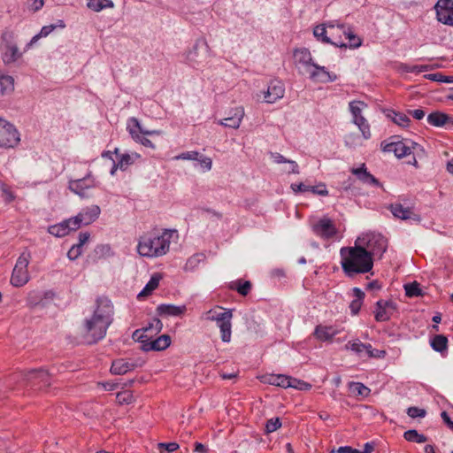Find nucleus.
<instances>
[{"instance_id":"obj_1","label":"nucleus","mask_w":453,"mask_h":453,"mask_svg":"<svg viewBox=\"0 0 453 453\" xmlns=\"http://www.w3.org/2000/svg\"><path fill=\"white\" fill-rule=\"evenodd\" d=\"M113 306L106 297L96 299V308L93 314L83 323L82 335L84 342L94 344L103 340L108 327L112 323Z\"/></svg>"},{"instance_id":"obj_2","label":"nucleus","mask_w":453,"mask_h":453,"mask_svg":"<svg viewBox=\"0 0 453 453\" xmlns=\"http://www.w3.org/2000/svg\"><path fill=\"white\" fill-rule=\"evenodd\" d=\"M173 238L178 239V232L173 229L144 234L138 240L137 252L146 257H162L169 251Z\"/></svg>"},{"instance_id":"obj_3","label":"nucleus","mask_w":453,"mask_h":453,"mask_svg":"<svg viewBox=\"0 0 453 453\" xmlns=\"http://www.w3.org/2000/svg\"><path fill=\"white\" fill-rule=\"evenodd\" d=\"M340 257L342 268L348 277L369 273L373 267V259L370 253L365 251L357 241L353 247H342Z\"/></svg>"},{"instance_id":"obj_4","label":"nucleus","mask_w":453,"mask_h":453,"mask_svg":"<svg viewBox=\"0 0 453 453\" xmlns=\"http://www.w3.org/2000/svg\"><path fill=\"white\" fill-rule=\"evenodd\" d=\"M11 380L35 389H41L50 385V374L43 369L19 372L14 373Z\"/></svg>"},{"instance_id":"obj_5","label":"nucleus","mask_w":453,"mask_h":453,"mask_svg":"<svg viewBox=\"0 0 453 453\" xmlns=\"http://www.w3.org/2000/svg\"><path fill=\"white\" fill-rule=\"evenodd\" d=\"M356 241L372 258L375 256H381L388 248L387 238L376 232L363 234Z\"/></svg>"},{"instance_id":"obj_6","label":"nucleus","mask_w":453,"mask_h":453,"mask_svg":"<svg viewBox=\"0 0 453 453\" xmlns=\"http://www.w3.org/2000/svg\"><path fill=\"white\" fill-rule=\"evenodd\" d=\"M424 148L418 142L402 138L398 140V159H405L403 163L418 168V157L424 155Z\"/></svg>"},{"instance_id":"obj_7","label":"nucleus","mask_w":453,"mask_h":453,"mask_svg":"<svg viewBox=\"0 0 453 453\" xmlns=\"http://www.w3.org/2000/svg\"><path fill=\"white\" fill-rule=\"evenodd\" d=\"M0 50L2 59L5 65L16 62L22 56L15 42V34L11 30H4L3 32Z\"/></svg>"},{"instance_id":"obj_8","label":"nucleus","mask_w":453,"mask_h":453,"mask_svg":"<svg viewBox=\"0 0 453 453\" xmlns=\"http://www.w3.org/2000/svg\"><path fill=\"white\" fill-rule=\"evenodd\" d=\"M233 313L231 310H225L222 312H218L213 310L208 311L207 319L215 321L220 330V337L222 342H229L232 335V323L231 319Z\"/></svg>"},{"instance_id":"obj_9","label":"nucleus","mask_w":453,"mask_h":453,"mask_svg":"<svg viewBox=\"0 0 453 453\" xmlns=\"http://www.w3.org/2000/svg\"><path fill=\"white\" fill-rule=\"evenodd\" d=\"M20 141L19 133L9 121L0 118V148H14Z\"/></svg>"},{"instance_id":"obj_10","label":"nucleus","mask_w":453,"mask_h":453,"mask_svg":"<svg viewBox=\"0 0 453 453\" xmlns=\"http://www.w3.org/2000/svg\"><path fill=\"white\" fill-rule=\"evenodd\" d=\"M208 45L204 41H196L193 48L186 55V62L193 68L204 65L207 58Z\"/></svg>"},{"instance_id":"obj_11","label":"nucleus","mask_w":453,"mask_h":453,"mask_svg":"<svg viewBox=\"0 0 453 453\" xmlns=\"http://www.w3.org/2000/svg\"><path fill=\"white\" fill-rule=\"evenodd\" d=\"M294 63L302 75L308 74L316 64L312 61L311 51L307 48L296 49L293 53Z\"/></svg>"},{"instance_id":"obj_12","label":"nucleus","mask_w":453,"mask_h":453,"mask_svg":"<svg viewBox=\"0 0 453 453\" xmlns=\"http://www.w3.org/2000/svg\"><path fill=\"white\" fill-rule=\"evenodd\" d=\"M345 349L355 352L359 357H381L385 355L384 350L373 349L371 344L363 343L358 339L349 342Z\"/></svg>"},{"instance_id":"obj_13","label":"nucleus","mask_w":453,"mask_h":453,"mask_svg":"<svg viewBox=\"0 0 453 453\" xmlns=\"http://www.w3.org/2000/svg\"><path fill=\"white\" fill-rule=\"evenodd\" d=\"M97 186L96 179L89 172L85 177L69 181V189L81 196V198L88 197V191Z\"/></svg>"},{"instance_id":"obj_14","label":"nucleus","mask_w":453,"mask_h":453,"mask_svg":"<svg viewBox=\"0 0 453 453\" xmlns=\"http://www.w3.org/2000/svg\"><path fill=\"white\" fill-rule=\"evenodd\" d=\"M313 233L322 239L329 240L337 234V229L333 221L326 217L319 219L312 225Z\"/></svg>"},{"instance_id":"obj_15","label":"nucleus","mask_w":453,"mask_h":453,"mask_svg":"<svg viewBox=\"0 0 453 453\" xmlns=\"http://www.w3.org/2000/svg\"><path fill=\"white\" fill-rule=\"evenodd\" d=\"M285 94L284 84L278 80L271 81L267 90L263 92L264 102L267 104H273L279 99L282 98Z\"/></svg>"},{"instance_id":"obj_16","label":"nucleus","mask_w":453,"mask_h":453,"mask_svg":"<svg viewBox=\"0 0 453 453\" xmlns=\"http://www.w3.org/2000/svg\"><path fill=\"white\" fill-rule=\"evenodd\" d=\"M448 0H438L434 8L439 22L453 27V10L448 6Z\"/></svg>"},{"instance_id":"obj_17","label":"nucleus","mask_w":453,"mask_h":453,"mask_svg":"<svg viewBox=\"0 0 453 453\" xmlns=\"http://www.w3.org/2000/svg\"><path fill=\"white\" fill-rule=\"evenodd\" d=\"M308 74L311 80L317 82H331L337 79L336 74L327 72L325 66L317 64L313 65Z\"/></svg>"},{"instance_id":"obj_18","label":"nucleus","mask_w":453,"mask_h":453,"mask_svg":"<svg viewBox=\"0 0 453 453\" xmlns=\"http://www.w3.org/2000/svg\"><path fill=\"white\" fill-rule=\"evenodd\" d=\"M395 307L392 301L380 300L376 303L375 319L379 322L389 319Z\"/></svg>"},{"instance_id":"obj_19","label":"nucleus","mask_w":453,"mask_h":453,"mask_svg":"<svg viewBox=\"0 0 453 453\" xmlns=\"http://www.w3.org/2000/svg\"><path fill=\"white\" fill-rule=\"evenodd\" d=\"M244 117V109L242 107H236L230 111V116L221 119L219 124L226 127L238 128Z\"/></svg>"},{"instance_id":"obj_20","label":"nucleus","mask_w":453,"mask_h":453,"mask_svg":"<svg viewBox=\"0 0 453 453\" xmlns=\"http://www.w3.org/2000/svg\"><path fill=\"white\" fill-rule=\"evenodd\" d=\"M100 213V207L98 205L93 204L91 206L83 208L78 213V216L81 219V220L82 219L83 226H88L96 221L98 219Z\"/></svg>"},{"instance_id":"obj_21","label":"nucleus","mask_w":453,"mask_h":453,"mask_svg":"<svg viewBox=\"0 0 453 453\" xmlns=\"http://www.w3.org/2000/svg\"><path fill=\"white\" fill-rule=\"evenodd\" d=\"M291 189L296 194L308 191L319 196H326L328 194L326 185L323 183H320L317 186H309L302 182L293 183L291 184Z\"/></svg>"},{"instance_id":"obj_22","label":"nucleus","mask_w":453,"mask_h":453,"mask_svg":"<svg viewBox=\"0 0 453 453\" xmlns=\"http://www.w3.org/2000/svg\"><path fill=\"white\" fill-rule=\"evenodd\" d=\"M314 36L324 43H329L335 47L339 48H347L348 44L342 41H332L330 37L327 36V31L325 25H318L313 29Z\"/></svg>"},{"instance_id":"obj_23","label":"nucleus","mask_w":453,"mask_h":453,"mask_svg":"<svg viewBox=\"0 0 453 453\" xmlns=\"http://www.w3.org/2000/svg\"><path fill=\"white\" fill-rule=\"evenodd\" d=\"M450 118V115L436 111L430 113L427 116L426 120L431 126L436 127H445L446 129H449Z\"/></svg>"},{"instance_id":"obj_24","label":"nucleus","mask_w":453,"mask_h":453,"mask_svg":"<svg viewBox=\"0 0 453 453\" xmlns=\"http://www.w3.org/2000/svg\"><path fill=\"white\" fill-rule=\"evenodd\" d=\"M351 173L354 175H356L361 182H363L365 184L374 185V186L380 185L379 180L367 171V168L365 164H362L357 168H352Z\"/></svg>"},{"instance_id":"obj_25","label":"nucleus","mask_w":453,"mask_h":453,"mask_svg":"<svg viewBox=\"0 0 453 453\" xmlns=\"http://www.w3.org/2000/svg\"><path fill=\"white\" fill-rule=\"evenodd\" d=\"M187 311L186 305H174L162 303L157 307V312L160 316H173L179 317L185 313Z\"/></svg>"},{"instance_id":"obj_26","label":"nucleus","mask_w":453,"mask_h":453,"mask_svg":"<svg viewBox=\"0 0 453 453\" xmlns=\"http://www.w3.org/2000/svg\"><path fill=\"white\" fill-rule=\"evenodd\" d=\"M290 376L284 374H267L262 377L261 381L273 386L288 388L289 387Z\"/></svg>"},{"instance_id":"obj_27","label":"nucleus","mask_w":453,"mask_h":453,"mask_svg":"<svg viewBox=\"0 0 453 453\" xmlns=\"http://www.w3.org/2000/svg\"><path fill=\"white\" fill-rule=\"evenodd\" d=\"M398 219L418 223L421 219L413 207H403L398 203Z\"/></svg>"},{"instance_id":"obj_28","label":"nucleus","mask_w":453,"mask_h":453,"mask_svg":"<svg viewBox=\"0 0 453 453\" xmlns=\"http://www.w3.org/2000/svg\"><path fill=\"white\" fill-rule=\"evenodd\" d=\"M28 280L29 273L27 270L13 268L11 277V283L12 286L19 288L27 283Z\"/></svg>"},{"instance_id":"obj_29","label":"nucleus","mask_w":453,"mask_h":453,"mask_svg":"<svg viewBox=\"0 0 453 453\" xmlns=\"http://www.w3.org/2000/svg\"><path fill=\"white\" fill-rule=\"evenodd\" d=\"M151 338H152V334H144V332H142V330H135L133 333V339L140 342L142 343V349L146 352L154 350V348H151L152 347V341H150Z\"/></svg>"},{"instance_id":"obj_30","label":"nucleus","mask_w":453,"mask_h":453,"mask_svg":"<svg viewBox=\"0 0 453 453\" xmlns=\"http://www.w3.org/2000/svg\"><path fill=\"white\" fill-rule=\"evenodd\" d=\"M162 275L160 273H154L149 282L145 285L144 288L138 294L137 297L142 298L150 296L159 284Z\"/></svg>"},{"instance_id":"obj_31","label":"nucleus","mask_w":453,"mask_h":453,"mask_svg":"<svg viewBox=\"0 0 453 453\" xmlns=\"http://www.w3.org/2000/svg\"><path fill=\"white\" fill-rule=\"evenodd\" d=\"M352 291L355 299L350 303L349 309L352 314L357 315L361 309L365 293L359 288H354Z\"/></svg>"},{"instance_id":"obj_32","label":"nucleus","mask_w":453,"mask_h":453,"mask_svg":"<svg viewBox=\"0 0 453 453\" xmlns=\"http://www.w3.org/2000/svg\"><path fill=\"white\" fill-rule=\"evenodd\" d=\"M349 390L355 396L366 397L369 395L371 389L361 382L351 381L349 383Z\"/></svg>"},{"instance_id":"obj_33","label":"nucleus","mask_w":453,"mask_h":453,"mask_svg":"<svg viewBox=\"0 0 453 453\" xmlns=\"http://www.w3.org/2000/svg\"><path fill=\"white\" fill-rule=\"evenodd\" d=\"M87 7L99 12L104 9L113 8L114 4L111 0H87Z\"/></svg>"},{"instance_id":"obj_34","label":"nucleus","mask_w":453,"mask_h":453,"mask_svg":"<svg viewBox=\"0 0 453 453\" xmlns=\"http://www.w3.org/2000/svg\"><path fill=\"white\" fill-rule=\"evenodd\" d=\"M142 129L143 128L136 118L132 117L128 119L127 130L134 141L139 138Z\"/></svg>"},{"instance_id":"obj_35","label":"nucleus","mask_w":453,"mask_h":453,"mask_svg":"<svg viewBox=\"0 0 453 453\" xmlns=\"http://www.w3.org/2000/svg\"><path fill=\"white\" fill-rule=\"evenodd\" d=\"M205 259V255L203 253H196L191 256L186 262L183 269L186 272H193L195 271L201 262Z\"/></svg>"},{"instance_id":"obj_36","label":"nucleus","mask_w":453,"mask_h":453,"mask_svg":"<svg viewBox=\"0 0 453 453\" xmlns=\"http://www.w3.org/2000/svg\"><path fill=\"white\" fill-rule=\"evenodd\" d=\"M353 123L358 127L364 139L368 140L371 138L370 125L363 115L354 118Z\"/></svg>"},{"instance_id":"obj_37","label":"nucleus","mask_w":453,"mask_h":453,"mask_svg":"<svg viewBox=\"0 0 453 453\" xmlns=\"http://www.w3.org/2000/svg\"><path fill=\"white\" fill-rule=\"evenodd\" d=\"M251 283L249 280L242 281L241 280L232 281L229 285V288L233 290H236L240 295L245 296H247L251 289Z\"/></svg>"},{"instance_id":"obj_38","label":"nucleus","mask_w":453,"mask_h":453,"mask_svg":"<svg viewBox=\"0 0 453 453\" xmlns=\"http://www.w3.org/2000/svg\"><path fill=\"white\" fill-rule=\"evenodd\" d=\"M431 347L437 352H442L448 348V339L442 334H436L431 339Z\"/></svg>"},{"instance_id":"obj_39","label":"nucleus","mask_w":453,"mask_h":453,"mask_svg":"<svg viewBox=\"0 0 453 453\" xmlns=\"http://www.w3.org/2000/svg\"><path fill=\"white\" fill-rule=\"evenodd\" d=\"M140 155L137 153H134L132 155L128 153L121 154L119 157V166L121 171H126L127 167L134 163V160L139 158Z\"/></svg>"},{"instance_id":"obj_40","label":"nucleus","mask_w":453,"mask_h":453,"mask_svg":"<svg viewBox=\"0 0 453 453\" xmlns=\"http://www.w3.org/2000/svg\"><path fill=\"white\" fill-rule=\"evenodd\" d=\"M14 89V80L9 75L0 74V96L9 93Z\"/></svg>"},{"instance_id":"obj_41","label":"nucleus","mask_w":453,"mask_h":453,"mask_svg":"<svg viewBox=\"0 0 453 453\" xmlns=\"http://www.w3.org/2000/svg\"><path fill=\"white\" fill-rule=\"evenodd\" d=\"M163 328V323L159 319L154 318L147 326L143 327L142 332H144V334H157Z\"/></svg>"},{"instance_id":"obj_42","label":"nucleus","mask_w":453,"mask_h":453,"mask_svg":"<svg viewBox=\"0 0 453 453\" xmlns=\"http://www.w3.org/2000/svg\"><path fill=\"white\" fill-rule=\"evenodd\" d=\"M48 232L56 237H64L69 234L65 220L58 224L50 226Z\"/></svg>"},{"instance_id":"obj_43","label":"nucleus","mask_w":453,"mask_h":453,"mask_svg":"<svg viewBox=\"0 0 453 453\" xmlns=\"http://www.w3.org/2000/svg\"><path fill=\"white\" fill-rule=\"evenodd\" d=\"M130 365L123 359H118L112 362L111 372L113 374H125L130 370Z\"/></svg>"},{"instance_id":"obj_44","label":"nucleus","mask_w":453,"mask_h":453,"mask_svg":"<svg viewBox=\"0 0 453 453\" xmlns=\"http://www.w3.org/2000/svg\"><path fill=\"white\" fill-rule=\"evenodd\" d=\"M171 344V337L168 334H162L156 340L152 341V347L154 350L159 351L168 348Z\"/></svg>"},{"instance_id":"obj_45","label":"nucleus","mask_w":453,"mask_h":453,"mask_svg":"<svg viewBox=\"0 0 453 453\" xmlns=\"http://www.w3.org/2000/svg\"><path fill=\"white\" fill-rule=\"evenodd\" d=\"M56 25H49L42 27L39 34L35 35L32 37L31 41L27 44L26 49H29L33 44H35L40 38L48 36L55 28Z\"/></svg>"},{"instance_id":"obj_46","label":"nucleus","mask_w":453,"mask_h":453,"mask_svg":"<svg viewBox=\"0 0 453 453\" xmlns=\"http://www.w3.org/2000/svg\"><path fill=\"white\" fill-rule=\"evenodd\" d=\"M403 437L408 441H414L418 443H423L427 441L424 434H420L415 429L408 430L404 433Z\"/></svg>"},{"instance_id":"obj_47","label":"nucleus","mask_w":453,"mask_h":453,"mask_svg":"<svg viewBox=\"0 0 453 453\" xmlns=\"http://www.w3.org/2000/svg\"><path fill=\"white\" fill-rule=\"evenodd\" d=\"M403 288L405 290V295L408 297H417L423 295L422 290L419 288V284L416 281L405 284Z\"/></svg>"},{"instance_id":"obj_48","label":"nucleus","mask_w":453,"mask_h":453,"mask_svg":"<svg viewBox=\"0 0 453 453\" xmlns=\"http://www.w3.org/2000/svg\"><path fill=\"white\" fill-rule=\"evenodd\" d=\"M31 258V254L28 250H24L18 257L15 265V268L27 270Z\"/></svg>"},{"instance_id":"obj_49","label":"nucleus","mask_w":453,"mask_h":453,"mask_svg":"<svg viewBox=\"0 0 453 453\" xmlns=\"http://www.w3.org/2000/svg\"><path fill=\"white\" fill-rule=\"evenodd\" d=\"M0 190L2 192V197L6 203H10L15 200L16 196L11 188L5 183L0 182Z\"/></svg>"},{"instance_id":"obj_50","label":"nucleus","mask_w":453,"mask_h":453,"mask_svg":"<svg viewBox=\"0 0 453 453\" xmlns=\"http://www.w3.org/2000/svg\"><path fill=\"white\" fill-rule=\"evenodd\" d=\"M366 104L362 101H351L349 104V111L352 114L353 119L362 115V110Z\"/></svg>"},{"instance_id":"obj_51","label":"nucleus","mask_w":453,"mask_h":453,"mask_svg":"<svg viewBox=\"0 0 453 453\" xmlns=\"http://www.w3.org/2000/svg\"><path fill=\"white\" fill-rule=\"evenodd\" d=\"M289 384L290 385L288 388H296L298 390L305 391V390H310L311 388V385L310 383L305 382L301 380H298V379L292 378V377H290Z\"/></svg>"},{"instance_id":"obj_52","label":"nucleus","mask_w":453,"mask_h":453,"mask_svg":"<svg viewBox=\"0 0 453 453\" xmlns=\"http://www.w3.org/2000/svg\"><path fill=\"white\" fill-rule=\"evenodd\" d=\"M428 80L443 83H453V76H446L441 73H431L426 76Z\"/></svg>"},{"instance_id":"obj_53","label":"nucleus","mask_w":453,"mask_h":453,"mask_svg":"<svg viewBox=\"0 0 453 453\" xmlns=\"http://www.w3.org/2000/svg\"><path fill=\"white\" fill-rule=\"evenodd\" d=\"M65 224H66L69 233L71 231H75V230L79 229L81 227V226L83 225L82 219L81 220V219L79 218L78 215H76L75 217L70 218L68 219H65Z\"/></svg>"},{"instance_id":"obj_54","label":"nucleus","mask_w":453,"mask_h":453,"mask_svg":"<svg viewBox=\"0 0 453 453\" xmlns=\"http://www.w3.org/2000/svg\"><path fill=\"white\" fill-rule=\"evenodd\" d=\"M344 142L347 147L349 148H356L357 146L360 145V137L357 134H349L345 135Z\"/></svg>"},{"instance_id":"obj_55","label":"nucleus","mask_w":453,"mask_h":453,"mask_svg":"<svg viewBox=\"0 0 453 453\" xmlns=\"http://www.w3.org/2000/svg\"><path fill=\"white\" fill-rule=\"evenodd\" d=\"M330 330L331 328L318 326L315 329V335L320 340H328L333 335Z\"/></svg>"},{"instance_id":"obj_56","label":"nucleus","mask_w":453,"mask_h":453,"mask_svg":"<svg viewBox=\"0 0 453 453\" xmlns=\"http://www.w3.org/2000/svg\"><path fill=\"white\" fill-rule=\"evenodd\" d=\"M395 137L389 138L390 142L383 141L380 144L381 150L384 152H394L396 155V142L394 141Z\"/></svg>"},{"instance_id":"obj_57","label":"nucleus","mask_w":453,"mask_h":453,"mask_svg":"<svg viewBox=\"0 0 453 453\" xmlns=\"http://www.w3.org/2000/svg\"><path fill=\"white\" fill-rule=\"evenodd\" d=\"M343 33L346 35V38H348L349 41V46L350 48H358L361 45V39L354 35L351 31L343 30Z\"/></svg>"},{"instance_id":"obj_58","label":"nucleus","mask_w":453,"mask_h":453,"mask_svg":"<svg viewBox=\"0 0 453 453\" xmlns=\"http://www.w3.org/2000/svg\"><path fill=\"white\" fill-rule=\"evenodd\" d=\"M407 414L412 418H424L426 414V411L425 409H420L418 407H409L407 409Z\"/></svg>"},{"instance_id":"obj_59","label":"nucleus","mask_w":453,"mask_h":453,"mask_svg":"<svg viewBox=\"0 0 453 453\" xmlns=\"http://www.w3.org/2000/svg\"><path fill=\"white\" fill-rule=\"evenodd\" d=\"M281 422L279 418H271L266 422L265 430L267 433H273L280 427Z\"/></svg>"},{"instance_id":"obj_60","label":"nucleus","mask_w":453,"mask_h":453,"mask_svg":"<svg viewBox=\"0 0 453 453\" xmlns=\"http://www.w3.org/2000/svg\"><path fill=\"white\" fill-rule=\"evenodd\" d=\"M157 447L160 451L163 450L165 452L171 453L179 449V444L176 442H168V443L160 442L157 444Z\"/></svg>"},{"instance_id":"obj_61","label":"nucleus","mask_w":453,"mask_h":453,"mask_svg":"<svg viewBox=\"0 0 453 453\" xmlns=\"http://www.w3.org/2000/svg\"><path fill=\"white\" fill-rule=\"evenodd\" d=\"M82 253V248L73 244L67 252V257L70 260L77 259Z\"/></svg>"},{"instance_id":"obj_62","label":"nucleus","mask_w":453,"mask_h":453,"mask_svg":"<svg viewBox=\"0 0 453 453\" xmlns=\"http://www.w3.org/2000/svg\"><path fill=\"white\" fill-rule=\"evenodd\" d=\"M199 152L197 151H187L176 156L175 159L182 160H198Z\"/></svg>"},{"instance_id":"obj_63","label":"nucleus","mask_w":453,"mask_h":453,"mask_svg":"<svg viewBox=\"0 0 453 453\" xmlns=\"http://www.w3.org/2000/svg\"><path fill=\"white\" fill-rule=\"evenodd\" d=\"M117 399L119 403H130L133 399V395L129 391H124L117 395Z\"/></svg>"},{"instance_id":"obj_64","label":"nucleus","mask_w":453,"mask_h":453,"mask_svg":"<svg viewBox=\"0 0 453 453\" xmlns=\"http://www.w3.org/2000/svg\"><path fill=\"white\" fill-rule=\"evenodd\" d=\"M28 8L34 12L39 11L44 4L43 0H27Z\"/></svg>"}]
</instances>
